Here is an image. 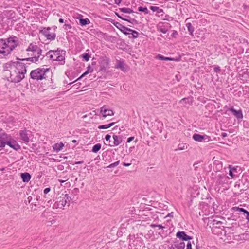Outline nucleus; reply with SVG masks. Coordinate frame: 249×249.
<instances>
[{
    "label": "nucleus",
    "instance_id": "1",
    "mask_svg": "<svg viewBox=\"0 0 249 249\" xmlns=\"http://www.w3.org/2000/svg\"><path fill=\"white\" fill-rule=\"evenodd\" d=\"M26 64L20 61H10L6 63L4 66V69L7 70L11 69L13 71L10 74V80L13 83H18L24 77L27 72Z\"/></svg>",
    "mask_w": 249,
    "mask_h": 249
},
{
    "label": "nucleus",
    "instance_id": "2",
    "mask_svg": "<svg viewBox=\"0 0 249 249\" xmlns=\"http://www.w3.org/2000/svg\"><path fill=\"white\" fill-rule=\"evenodd\" d=\"M19 45L18 38L12 36L6 39H0V54L6 56Z\"/></svg>",
    "mask_w": 249,
    "mask_h": 249
},
{
    "label": "nucleus",
    "instance_id": "3",
    "mask_svg": "<svg viewBox=\"0 0 249 249\" xmlns=\"http://www.w3.org/2000/svg\"><path fill=\"white\" fill-rule=\"evenodd\" d=\"M50 71V68H37L31 71L30 74V78L36 80H41L46 79L47 77L46 74Z\"/></svg>",
    "mask_w": 249,
    "mask_h": 249
},
{
    "label": "nucleus",
    "instance_id": "4",
    "mask_svg": "<svg viewBox=\"0 0 249 249\" xmlns=\"http://www.w3.org/2000/svg\"><path fill=\"white\" fill-rule=\"evenodd\" d=\"M50 27H43L40 30V33L46 37L47 39L54 40L56 37V34L54 33H51L50 32Z\"/></svg>",
    "mask_w": 249,
    "mask_h": 249
},
{
    "label": "nucleus",
    "instance_id": "5",
    "mask_svg": "<svg viewBox=\"0 0 249 249\" xmlns=\"http://www.w3.org/2000/svg\"><path fill=\"white\" fill-rule=\"evenodd\" d=\"M125 35H128L129 38L131 39H136L138 37L139 33L134 30L131 29L125 26L123 28L121 31Z\"/></svg>",
    "mask_w": 249,
    "mask_h": 249
},
{
    "label": "nucleus",
    "instance_id": "6",
    "mask_svg": "<svg viewBox=\"0 0 249 249\" xmlns=\"http://www.w3.org/2000/svg\"><path fill=\"white\" fill-rule=\"evenodd\" d=\"M100 114L102 116L100 119H104L107 116H113L114 114L113 111L107 107V106H103L100 108Z\"/></svg>",
    "mask_w": 249,
    "mask_h": 249
},
{
    "label": "nucleus",
    "instance_id": "7",
    "mask_svg": "<svg viewBox=\"0 0 249 249\" xmlns=\"http://www.w3.org/2000/svg\"><path fill=\"white\" fill-rule=\"evenodd\" d=\"M7 140V145H8L10 148H12L16 151L21 149V147L19 144L16 140H15L14 139H12L10 135H9V138Z\"/></svg>",
    "mask_w": 249,
    "mask_h": 249
},
{
    "label": "nucleus",
    "instance_id": "8",
    "mask_svg": "<svg viewBox=\"0 0 249 249\" xmlns=\"http://www.w3.org/2000/svg\"><path fill=\"white\" fill-rule=\"evenodd\" d=\"M176 237L182 240V241H190L193 239V237L188 235L184 231H178L176 233Z\"/></svg>",
    "mask_w": 249,
    "mask_h": 249
},
{
    "label": "nucleus",
    "instance_id": "9",
    "mask_svg": "<svg viewBox=\"0 0 249 249\" xmlns=\"http://www.w3.org/2000/svg\"><path fill=\"white\" fill-rule=\"evenodd\" d=\"M109 58L107 57L103 58L100 63V71L105 72L109 67Z\"/></svg>",
    "mask_w": 249,
    "mask_h": 249
},
{
    "label": "nucleus",
    "instance_id": "10",
    "mask_svg": "<svg viewBox=\"0 0 249 249\" xmlns=\"http://www.w3.org/2000/svg\"><path fill=\"white\" fill-rule=\"evenodd\" d=\"M228 177L224 174H219L216 176L217 183L218 185H223L227 183Z\"/></svg>",
    "mask_w": 249,
    "mask_h": 249
},
{
    "label": "nucleus",
    "instance_id": "11",
    "mask_svg": "<svg viewBox=\"0 0 249 249\" xmlns=\"http://www.w3.org/2000/svg\"><path fill=\"white\" fill-rule=\"evenodd\" d=\"M193 139L196 142H202L203 141L205 142L206 140L207 141L209 140V137L206 135H202L199 134L195 133L193 135Z\"/></svg>",
    "mask_w": 249,
    "mask_h": 249
},
{
    "label": "nucleus",
    "instance_id": "12",
    "mask_svg": "<svg viewBox=\"0 0 249 249\" xmlns=\"http://www.w3.org/2000/svg\"><path fill=\"white\" fill-rule=\"evenodd\" d=\"M185 247V244L184 242L176 240L169 247L172 249H184Z\"/></svg>",
    "mask_w": 249,
    "mask_h": 249
},
{
    "label": "nucleus",
    "instance_id": "13",
    "mask_svg": "<svg viewBox=\"0 0 249 249\" xmlns=\"http://www.w3.org/2000/svg\"><path fill=\"white\" fill-rule=\"evenodd\" d=\"M112 138L114 140L113 144H109V145L111 147L119 145V144L122 143L123 141V137L122 136H118L115 134H113L112 136Z\"/></svg>",
    "mask_w": 249,
    "mask_h": 249
},
{
    "label": "nucleus",
    "instance_id": "14",
    "mask_svg": "<svg viewBox=\"0 0 249 249\" xmlns=\"http://www.w3.org/2000/svg\"><path fill=\"white\" fill-rule=\"evenodd\" d=\"M115 15L119 18H120V19L123 20H124V21H126L129 23H135V24H138V21L135 19H131V18L129 17V16H125V17H124V16H122L121 15H120L117 12H115Z\"/></svg>",
    "mask_w": 249,
    "mask_h": 249
},
{
    "label": "nucleus",
    "instance_id": "15",
    "mask_svg": "<svg viewBox=\"0 0 249 249\" xmlns=\"http://www.w3.org/2000/svg\"><path fill=\"white\" fill-rule=\"evenodd\" d=\"M60 50L57 49V50H50L46 53V56L49 55L50 59L55 61V58L59 54Z\"/></svg>",
    "mask_w": 249,
    "mask_h": 249
},
{
    "label": "nucleus",
    "instance_id": "16",
    "mask_svg": "<svg viewBox=\"0 0 249 249\" xmlns=\"http://www.w3.org/2000/svg\"><path fill=\"white\" fill-rule=\"evenodd\" d=\"M230 110L238 119H242L243 118V116L241 109L236 110L233 107H231L230 109Z\"/></svg>",
    "mask_w": 249,
    "mask_h": 249
},
{
    "label": "nucleus",
    "instance_id": "17",
    "mask_svg": "<svg viewBox=\"0 0 249 249\" xmlns=\"http://www.w3.org/2000/svg\"><path fill=\"white\" fill-rule=\"evenodd\" d=\"M234 239L237 240H246L249 239V233L246 232L234 236Z\"/></svg>",
    "mask_w": 249,
    "mask_h": 249
},
{
    "label": "nucleus",
    "instance_id": "18",
    "mask_svg": "<svg viewBox=\"0 0 249 249\" xmlns=\"http://www.w3.org/2000/svg\"><path fill=\"white\" fill-rule=\"evenodd\" d=\"M20 139L26 143L29 142V138L28 137L26 130H23L20 131Z\"/></svg>",
    "mask_w": 249,
    "mask_h": 249
},
{
    "label": "nucleus",
    "instance_id": "19",
    "mask_svg": "<svg viewBox=\"0 0 249 249\" xmlns=\"http://www.w3.org/2000/svg\"><path fill=\"white\" fill-rule=\"evenodd\" d=\"M20 177L22 179V181L24 182H29L31 178V175L30 174V173L27 172L21 173Z\"/></svg>",
    "mask_w": 249,
    "mask_h": 249
},
{
    "label": "nucleus",
    "instance_id": "20",
    "mask_svg": "<svg viewBox=\"0 0 249 249\" xmlns=\"http://www.w3.org/2000/svg\"><path fill=\"white\" fill-rule=\"evenodd\" d=\"M65 51L60 50V52H59V54L57 56L56 58H55V61H63V64H64L65 63V57L63 54H65Z\"/></svg>",
    "mask_w": 249,
    "mask_h": 249
},
{
    "label": "nucleus",
    "instance_id": "21",
    "mask_svg": "<svg viewBox=\"0 0 249 249\" xmlns=\"http://www.w3.org/2000/svg\"><path fill=\"white\" fill-rule=\"evenodd\" d=\"M115 68H117V69H120L124 72L126 71V69L125 68V64H124V61H123L118 60L117 61V63L115 66Z\"/></svg>",
    "mask_w": 249,
    "mask_h": 249
},
{
    "label": "nucleus",
    "instance_id": "22",
    "mask_svg": "<svg viewBox=\"0 0 249 249\" xmlns=\"http://www.w3.org/2000/svg\"><path fill=\"white\" fill-rule=\"evenodd\" d=\"M82 16L80 15L79 18V23L81 26H85L90 23V20L87 18H83Z\"/></svg>",
    "mask_w": 249,
    "mask_h": 249
},
{
    "label": "nucleus",
    "instance_id": "23",
    "mask_svg": "<svg viewBox=\"0 0 249 249\" xmlns=\"http://www.w3.org/2000/svg\"><path fill=\"white\" fill-rule=\"evenodd\" d=\"M17 59L22 61H30L31 62H36L38 61V57H29L27 58H24V59H19L18 57L17 58Z\"/></svg>",
    "mask_w": 249,
    "mask_h": 249
},
{
    "label": "nucleus",
    "instance_id": "24",
    "mask_svg": "<svg viewBox=\"0 0 249 249\" xmlns=\"http://www.w3.org/2000/svg\"><path fill=\"white\" fill-rule=\"evenodd\" d=\"M156 58L159 60L164 61H174L175 60L173 58L165 57L161 54H158L156 56Z\"/></svg>",
    "mask_w": 249,
    "mask_h": 249
},
{
    "label": "nucleus",
    "instance_id": "25",
    "mask_svg": "<svg viewBox=\"0 0 249 249\" xmlns=\"http://www.w3.org/2000/svg\"><path fill=\"white\" fill-rule=\"evenodd\" d=\"M64 144L62 142H60L59 143H55L53 146V148L55 151L58 152L62 149V148L64 147Z\"/></svg>",
    "mask_w": 249,
    "mask_h": 249
},
{
    "label": "nucleus",
    "instance_id": "26",
    "mask_svg": "<svg viewBox=\"0 0 249 249\" xmlns=\"http://www.w3.org/2000/svg\"><path fill=\"white\" fill-rule=\"evenodd\" d=\"M9 137V135L6 134L4 130L0 128V139H8Z\"/></svg>",
    "mask_w": 249,
    "mask_h": 249
},
{
    "label": "nucleus",
    "instance_id": "27",
    "mask_svg": "<svg viewBox=\"0 0 249 249\" xmlns=\"http://www.w3.org/2000/svg\"><path fill=\"white\" fill-rule=\"evenodd\" d=\"M57 201L60 205L62 206V208L66 205V200L64 199L63 196H62L57 198Z\"/></svg>",
    "mask_w": 249,
    "mask_h": 249
},
{
    "label": "nucleus",
    "instance_id": "28",
    "mask_svg": "<svg viewBox=\"0 0 249 249\" xmlns=\"http://www.w3.org/2000/svg\"><path fill=\"white\" fill-rule=\"evenodd\" d=\"M38 47V46L36 45H34L31 43L29 45V47L26 49V51H32L35 53Z\"/></svg>",
    "mask_w": 249,
    "mask_h": 249
},
{
    "label": "nucleus",
    "instance_id": "29",
    "mask_svg": "<svg viewBox=\"0 0 249 249\" xmlns=\"http://www.w3.org/2000/svg\"><path fill=\"white\" fill-rule=\"evenodd\" d=\"M119 10L122 12L128 14L133 13L134 12L133 10L129 8H120Z\"/></svg>",
    "mask_w": 249,
    "mask_h": 249
},
{
    "label": "nucleus",
    "instance_id": "30",
    "mask_svg": "<svg viewBox=\"0 0 249 249\" xmlns=\"http://www.w3.org/2000/svg\"><path fill=\"white\" fill-rule=\"evenodd\" d=\"M101 148V144L100 143H97L92 147L91 151L93 153H97L100 150Z\"/></svg>",
    "mask_w": 249,
    "mask_h": 249
},
{
    "label": "nucleus",
    "instance_id": "31",
    "mask_svg": "<svg viewBox=\"0 0 249 249\" xmlns=\"http://www.w3.org/2000/svg\"><path fill=\"white\" fill-rule=\"evenodd\" d=\"M186 25L189 32V34L193 35L194 31V28L192 26V24L191 23H187Z\"/></svg>",
    "mask_w": 249,
    "mask_h": 249
},
{
    "label": "nucleus",
    "instance_id": "32",
    "mask_svg": "<svg viewBox=\"0 0 249 249\" xmlns=\"http://www.w3.org/2000/svg\"><path fill=\"white\" fill-rule=\"evenodd\" d=\"M149 8L153 11H156L158 13L163 12V10L162 9H160L159 7L151 6Z\"/></svg>",
    "mask_w": 249,
    "mask_h": 249
},
{
    "label": "nucleus",
    "instance_id": "33",
    "mask_svg": "<svg viewBox=\"0 0 249 249\" xmlns=\"http://www.w3.org/2000/svg\"><path fill=\"white\" fill-rule=\"evenodd\" d=\"M229 175L232 178H233L234 177V175L233 174V172L236 171V169L235 167H232L231 165H229Z\"/></svg>",
    "mask_w": 249,
    "mask_h": 249
},
{
    "label": "nucleus",
    "instance_id": "34",
    "mask_svg": "<svg viewBox=\"0 0 249 249\" xmlns=\"http://www.w3.org/2000/svg\"><path fill=\"white\" fill-rule=\"evenodd\" d=\"M232 209L236 211H238L239 212L242 213L243 215L245 214V213L248 211L246 209L242 208H239L238 207H233Z\"/></svg>",
    "mask_w": 249,
    "mask_h": 249
},
{
    "label": "nucleus",
    "instance_id": "35",
    "mask_svg": "<svg viewBox=\"0 0 249 249\" xmlns=\"http://www.w3.org/2000/svg\"><path fill=\"white\" fill-rule=\"evenodd\" d=\"M138 10L139 12H142L144 13L145 14H149V11H148L147 8L146 7H139Z\"/></svg>",
    "mask_w": 249,
    "mask_h": 249
},
{
    "label": "nucleus",
    "instance_id": "36",
    "mask_svg": "<svg viewBox=\"0 0 249 249\" xmlns=\"http://www.w3.org/2000/svg\"><path fill=\"white\" fill-rule=\"evenodd\" d=\"M6 144L7 145V140L0 139V148H4Z\"/></svg>",
    "mask_w": 249,
    "mask_h": 249
},
{
    "label": "nucleus",
    "instance_id": "37",
    "mask_svg": "<svg viewBox=\"0 0 249 249\" xmlns=\"http://www.w3.org/2000/svg\"><path fill=\"white\" fill-rule=\"evenodd\" d=\"M62 196H63L64 199L66 200V202L67 203L68 202H70L71 200V198L70 196H69V194H62Z\"/></svg>",
    "mask_w": 249,
    "mask_h": 249
},
{
    "label": "nucleus",
    "instance_id": "38",
    "mask_svg": "<svg viewBox=\"0 0 249 249\" xmlns=\"http://www.w3.org/2000/svg\"><path fill=\"white\" fill-rule=\"evenodd\" d=\"M90 57V55L88 53H84L82 54L83 59L86 61H88L89 60Z\"/></svg>",
    "mask_w": 249,
    "mask_h": 249
},
{
    "label": "nucleus",
    "instance_id": "39",
    "mask_svg": "<svg viewBox=\"0 0 249 249\" xmlns=\"http://www.w3.org/2000/svg\"><path fill=\"white\" fill-rule=\"evenodd\" d=\"M113 24L115 26V27L116 28H117L118 29H119L121 31L122 30L123 28H124V26L123 25H122V24H121L118 22L114 23Z\"/></svg>",
    "mask_w": 249,
    "mask_h": 249
},
{
    "label": "nucleus",
    "instance_id": "40",
    "mask_svg": "<svg viewBox=\"0 0 249 249\" xmlns=\"http://www.w3.org/2000/svg\"><path fill=\"white\" fill-rule=\"evenodd\" d=\"M158 31L162 33L165 34L167 32L168 29L165 27L159 26L158 27Z\"/></svg>",
    "mask_w": 249,
    "mask_h": 249
},
{
    "label": "nucleus",
    "instance_id": "41",
    "mask_svg": "<svg viewBox=\"0 0 249 249\" xmlns=\"http://www.w3.org/2000/svg\"><path fill=\"white\" fill-rule=\"evenodd\" d=\"M88 74V71H85L79 78H78L76 80H75V81H73L72 82H71V83H69V85H71V84L75 82L76 81H77L78 80H79L80 79H81V78L84 77L85 76H86Z\"/></svg>",
    "mask_w": 249,
    "mask_h": 249
},
{
    "label": "nucleus",
    "instance_id": "42",
    "mask_svg": "<svg viewBox=\"0 0 249 249\" xmlns=\"http://www.w3.org/2000/svg\"><path fill=\"white\" fill-rule=\"evenodd\" d=\"M222 222L221 221H218L215 220H213V225L215 226L216 228H217L220 225L222 224Z\"/></svg>",
    "mask_w": 249,
    "mask_h": 249
},
{
    "label": "nucleus",
    "instance_id": "43",
    "mask_svg": "<svg viewBox=\"0 0 249 249\" xmlns=\"http://www.w3.org/2000/svg\"><path fill=\"white\" fill-rule=\"evenodd\" d=\"M120 163V161L118 160V161H117L116 162H114V163H111L110 164H109L107 167V168H114L116 166H117V165H119Z\"/></svg>",
    "mask_w": 249,
    "mask_h": 249
},
{
    "label": "nucleus",
    "instance_id": "44",
    "mask_svg": "<svg viewBox=\"0 0 249 249\" xmlns=\"http://www.w3.org/2000/svg\"><path fill=\"white\" fill-rule=\"evenodd\" d=\"M109 125H108V124H102V125H100L98 126V128L99 129H108L109 128Z\"/></svg>",
    "mask_w": 249,
    "mask_h": 249
},
{
    "label": "nucleus",
    "instance_id": "45",
    "mask_svg": "<svg viewBox=\"0 0 249 249\" xmlns=\"http://www.w3.org/2000/svg\"><path fill=\"white\" fill-rule=\"evenodd\" d=\"M67 21H65V24L63 27L64 29L66 30H68L71 28V26L70 24L67 23Z\"/></svg>",
    "mask_w": 249,
    "mask_h": 249
},
{
    "label": "nucleus",
    "instance_id": "46",
    "mask_svg": "<svg viewBox=\"0 0 249 249\" xmlns=\"http://www.w3.org/2000/svg\"><path fill=\"white\" fill-rule=\"evenodd\" d=\"M213 70H214V71L215 72H216V73H220L221 72V69H220V68L219 66L218 65H215L214 66V68H213Z\"/></svg>",
    "mask_w": 249,
    "mask_h": 249
},
{
    "label": "nucleus",
    "instance_id": "47",
    "mask_svg": "<svg viewBox=\"0 0 249 249\" xmlns=\"http://www.w3.org/2000/svg\"><path fill=\"white\" fill-rule=\"evenodd\" d=\"M53 209L62 208V206L60 205L58 201H56L53 206Z\"/></svg>",
    "mask_w": 249,
    "mask_h": 249
},
{
    "label": "nucleus",
    "instance_id": "48",
    "mask_svg": "<svg viewBox=\"0 0 249 249\" xmlns=\"http://www.w3.org/2000/svg\"><path fill=\"white\" fill-rule=\"evenodd\" d=\"M42 50L38 47L36 50V51L35 53H36L37 56L36 57H38V58L41 55Z\"/></svg>",
    "mask_w": 249,
    "mask_h": 249
},
{
    "label": "nucleus",
    "instance_id": "49",
    "mask_svg": "<svg viewBox=\"0 0 249 249\" xmlns=\"http://www.w3.org/2000/svg\"><path fill=\"white\" fill-rule=\"evenodd\" d=\"M187 148V146L186 144L183 145V146H181L180 144H178V149L181 150H183L185 149H186Z\"/></svg>",
    "mask_w": 249,
    "mask_h": 249
},
{
    "label": "nucleus",
    "instance_id": "50",
    "mask_svg": "<svg viewBox=\"0 0 249 249\" xmlns=\"http://www.w3.org/2000/svg\"><path fill=\"white\" fill-rule=\"evenodd\" d=\"M188 243L186 245V249H192V243L190 241H187Z\"/></svg>",
    "mask_w": 249,
    "mask_h": 249
},
{
    "label": "nucleus",
    "instance_id": "51",
    "mask_svg": "<svg viewBox=\"0 0 249 249\" xmlns=\"http://www.w3.org/2000/svg\"><path fill=\"white\" fill-rule=\"evenodd\" d=\"M93 71V68H92L89 65L87 67V70L86 71H88V73L92 72Z\"/></svg>",
    "mask_w": 249,
    "mask_h": 249
},
{
    "label": "nucleus",
    "instance_id": "52",
    "mask_svg": "<svg viewBox=\"0 0 249 249\" xmlns=\"http://www.w3.org/2000/svg\"><path fill=\"white\" fill-rule=\"evenodd\" d=\"M51 190V188L50 187L46 188L44 191L43 192L45 194H47Z\"/></svg>",
    "mask_w": 249,
    "mask_h": 249
},
{
    "label": "nucleus",
    "instance_id": "53",
    "mask_svg": "<svg viewBox=\"0 0 249 249\" xmlns=\"http://www.w3.org/2000/svg\"><path fill=\"white\" fill-rule=\"evenodd\" d=\"M177 35H178V32L174 30L171 35V36L173 37H176Z\"/></svg>",
    "mask_w": 249,
    "mask_h": 249
},
{
    "label": "nucleus",
    "instance_id": "54",
    "mask_svg": "<svg viewBox=\"0 0 249 249\" xmlns=\"http://www.w3.org/2000/svg\"><path fill=\"white\" fill-rule=\"evenodd\" d=\"M111 138V136L109 134H107L105 136V139L107 141H109Z\"/></svg>",
    "mask_w": 249,
    "mask_h": 249
},
{
    "label": "nucleus",
    "instance_id": "55",
    "mask_svg": "<svg viewBox=\"0 0 249 249\" xmlns=\"http://www.w3.org/2000/svg\"><path fill=\"white\" fill-rule=\"evenodd\" d=\"M134 139V137H129L127 140V142H126L127 143H129L130 142L132 141H133Z\"/></svg>",
    "mask_w": 249,
    "mask_h": 249
},
{
    "label": "nucleus",
    "instance_id": "56",
    "mask_svg": "<svg viewBox=\"0 0 249 249\" xmlns=\"http://www.w3.org/2000/svg\"><path fill=\"white\" fill-rule=\"evenodd\" d=\"M81 85L80 83H78L77 84H74L72 87H74V89H77L79 87V86Z\"/></svg>",
    "mask_w": 249,
    "mask_h": 249
},
{
    "label": "nucleus",
    "instance_id": "57",
    "mask_svg": "<svg viewBox=\"0 0 249 249\" xmlns=\"http://www.w3.org/2000/svg\"><path fill=\"white\" fill-rule=\"evenodd\" d=\"M123 165H124V166H126V167H128V166H129L131 163H125V162H123L122 163Z\"/></svg>",
    "mask_w": 249,
    "mask_h": 249
},
{
    "label": "nucleus",
    "instance_id": "58",
    "mask_svg": "<svg viewBox=\"0 0 249 249\" xmlns=\"http://www.w3.org/2000/svg\"><path fill=\"white\" fill-rule=\"evenodd\" d=\"M122 0H114L115 3L116 4L119 5L122 1Z\"/></svg>",
    "mask_w": 249,
    "mask_h": 249
},
{
    "label": "nucleus",
    "instance_id": "59",
    "mask_svg": "<svg viewBox=\"0 0 249 249\" xmlns=\"http://www.w3.org/2000/svg\"><path fill=\"white\" fill-rule=\"evenodd\" d=\"M221 137H222L223 138H225V137H227V134L226 133L223 132V133H222V134H221Z\"/></svg>",
    "mask_w": 249,
    "mask_h": 249
},
{
    "label": "nucleus",
    "instance_id": "60",
    "mask_svg": "<svg viewBox=\"0 0 249 249\" xmlns=\"http://www.w3.org/2000/svg\"><path fill=\"white\" fill-rule=\"evenodd\" d=\"M83 162H84L83 161H76L74 163H73V164H80L83 163Z\"/></svg>",
    "mask_w": 249,
    "mask_h": 249
},
{
    "label": "nucleus",
    "instance_id": "61",
    "mask_svg": "<svg viewBox=\"0 0 249 249\" xmlns=\"http://www.w3.org/2000/svg\"><path fill=\"white\" fill-rule=\"evenodd\" d=\"M157 227H158L160 229H164L165 227L163 226H162L161 225H160V224H157Z\"/></svg>",
    "mask_w": 249,
    "mask_h": 249
},
{
    "label": "nucleus",
    "instance_id": "62",
    "mask_svg": "<svg viewBox=\"0 0 249 249\" xmlns=\"http://www.w3.org/2000/svg\"><path fill=\"white\" fill-rule=\"evenodd\" d=\"M115 124V122H111V123L108 124V125H109V128L110 127L112 126L113 125H114Z\"/></svg>",
    "mask_w": 249,
    "mask_h": 249
},
{
    "label": "nucleus",
    "instance_id": "63",
    "mask_svg": "<svg viewBox=\"0 0 249 249\" xmlns=\"http://www.w3.org/2000/svg\"><path fill=\"white\" fill-rule=\"evenodd\" d=\"M68 180V179H66L65 180H62V179H58V181L61 183H64L66 181Z\"/></svg>",
    "mask_w": 249,
    "mask_h": 249
},
{
    "label": "nucleus",
    "instance_id": "64",
    "mask_svg": "<svg viewBox=\"0 0 249 249\" xmlns=\"http://www.w3.org/2000/svg\"><path fill=\"white\" fill-rule=\"evenodd\" d=\"M167 217H173V212H171V213H169L167 215Z\"/></svg>",
    "mask_w": 249,
    "mask_h": 249
}]
</instances>
